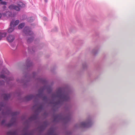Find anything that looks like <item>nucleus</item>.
<instances>
[{"mask_svg": "<svg viewBox=\"0 0 135 135\" xmlns=\"http://www.w3.org/2000/svg\"><path fill=\"white\" fill-rule=\"evenodd\" d=\"M1 107H0V111L1 110Z\"/></svg>", "mask_w": 135, "mask_h": 135, "instance_id": "obj_27", "label": "nucleus"}, {"mask_svg": "<svg viewBox=\"0 0 135 135\" xmlns=\"http://www.w3.org/2000/svg\"><path fill=\"white\" fill-rule=\"evenodd\" d=\"M18 5L20 7H23L25 6L24 4H23L22 2H19V3L18 4Z\"/></svg>", "mask_w": 135, "mask_h": 135, "instance_id": "obj_15", "label": "nucleus"}, {"mask_svg": "<svg viewBox=\"0 0 135 135\" xmlns=\"http://www.w3.org/2000/svg\"><path fill=\"white\" fill-rule=\"evenodd\" d=\"M2 0H0V1H1Z\"/></svg>", "mask_w": 135, "mask_h": 135, "instance_id": "obj_29", "label": "nucleus"}, {"mask_svg": "<svg viewBox=\"0 0 135 135\" xmlns=\"http://www.w3.org/2000/svg\"><path fill=\"white\" fill-rule=\"evenodd\" d=\"M44 19H46V18H45V17H44Z\"/></svg>", "mask_w": 135, "mask_h": 135, "instance_id": "obj_25", "label": "nucleus"}, {"mask_svg": "<svg viewBox=\"0 0 135 135\" xmlns=\"http://www.w3.org/2000/svg\"><path fill=\"white\" fill-rule=\"evenodd\" d=\"M15 37L14 36L11 35L8 36L7 37V39L9 42H12L14 40Z\"/></svg>", "mask_w": 135, "mask_h": 135, "instance_id": "obj_4", "label": "nucleus"}, {"mask_svg": "<svg viewBox=\"0 0 135 135\" xmlns=\"http://www.w3.org/2000/svg\"><path fill=\"white\" fill-rule=\"evenodd\" d=\"M23 31L27 35H31L33 34L32 31H30L29 27H25Z\"/></svg>", "mask_w": 135, "mask_h": 135, "instance_id": "obj_3", "label": "nucleus"}, {"mask_svg": "<svg viewBox=\"0 0 135 135\" xmlns=\"http://www.w3.org/2000/svg\"><path fill=\"white\" fill-rule=\"evenodd\" d=\"M19 23V21L18 20H17L14 21V20H12L10 24V26H13L14 27L15 26H16L18 25Z\"/></svg>", "mask_w": 135, "mask_h": 135, "instance_id": "obj_6", "label": "nucleus"}, {"mask_svg": "<svg viewBox=\"0 0 135 135\" xmlns=\"http://www.w3.org/2000/svg\"><path fill=\"white\" fill-rule=\"evenodd\" d=\"M25 24L24 23H22L20 24L18 26V28L19 29L22 28L24 26Z\"/></svg>", "mask_w": 135, "mask_h": 135, "instance_id": "obj_13", "label": "nucleus"}, {"mask_svg": "<svg viewBox=\"0 0 135 135\" xmlns=\"http://www.w3.org/2000/svg\"><path fill=\"white\" fill-rule=\"evenodd\" d=\"M50 134H51V135H56L54 134V131L52 130L50 132Z\"/></svg>", "mask_w": 135, "mask_h": 135, "instance_id": "obj_19", "label": "nucleus"}, {"mask_svg": "<svg viewBox=\"0 0 135 135\" xmlns=\"http://www.w3.org/2000/svg\"><path fill=\"white\" fill-rule=\"evenodd\" d=\"M33 38L32 37L28 39L27 40V41L28 43H30L33 41Z\"/></svg>", "mask_w": 135, "mask_h": 135, "instance_id": "obj_16", "label": "nucleus"}, {"mask_svg": "<svg viewBox=\"0 0 135 135\" xmlns=\"http://www.w3.org/2000/svg\"><path fill=\"white\" fill-rule=\"evenodd\" d=\"M56 97L59 98L60 100L59 101L56 102V104L60 103L62 102L67 101L69 99L68 95L63 93V89L61 88L58 89Z\"/></svg>", "mask_w": 135, "mask_h": 135, "instance_id": "obj_1", "label": "nucleus"}, {"mask_svg": "<svg viewBox=\"0 0 135 135\" xmlns=\"http://www.w3.org/2000/svg\"><path fill=\"white\" fill-rule=\"evenodd\" d=\"M3 97H4V99L5 100H7L10 97V95L9 94H4L3 95Z\"/></svg>", "mask_w": 135, "mask_h": 135, "instance_id": "obj_11", "label": "nucleus"}, {"mask_svg": "<svg viewBox=\"0 0 135 135\" xmlns=\"http://www.w3.org/2000/svg\"><path fill=\"white\" fill-rule=\"evenodd\" d=\"M1 4H3V5H6L7 4V3L6 2H1Z\"/></svg>", "mask_w": 135, "mask_h": 135, "instance_id": "obj_21", "label": "nucleus"}, {"mask_svg": "<svg viewBox=\"0 0 135 135\" xmlns=\"http://www.w3.org/2000/svg\"><path fill=\"white\" fill-rule=\"evenodd\" d=\"M1 16H2V15H1V13H0V18H1Z\"/></svg>", "mask_w": 135, "mask_h": 135, "instance_id": "obj_22", "label": "nucleus"}, {"mask_svg": "<svg viewBox=\"0 0 135 135\" xmlns=\"http://www.w3.org/2000/svg\"><path fill=\"white\" fill-rule=\"evenodd\" d=\"M18 114V113L17 112H14L12 113V115L13 116H15L17 115Z\"/></svg>", "mask_w": 135, "mask_h": 135, "instance_id": "obj_17", "label": "nucleus"}, {"mask_svg": "<svg viewBox=\"0 0 135 135\" xmlns=\"http://www.w3.org/2000/svg\"><path fill=\"white\" fill-rule=\"evenodd\" d=\"M91 124V123L90 122H82L81 123V125L82 127L88 128L89 127Z\"/></svg>", "mask_w": 135, "mask_h": 135, "instance_id": "obj_7", "label": "nucleus"}, {"mask_svg": "<svg viewBox=\"0 0 135 135\" xmlns=\"http://www.w3.org/2000/svg\"><path fill=\"white\" fill-rule=\"evenodd\" d=\"M32 117H31L30 118V119H32Z\"/></svg>", "mask_w": 135, "mask_h": 135, "instance_id": "obj_24", "label": "nucleus"}, {"mask_svg": "<svg viewBox=\"0 0 135 135\" xmlns=\"http://www.w3.org/2000/svg\"><path fill=\"white\" fill-rule=\"evenodd\" d=\"M1 38L0 37V40H1Z\"/></svg>", "mask_w": 135, "mask_h": 135, "instance_id": "obj_26", "label": "nucleus"}, {"mask_svg": "<svg viewBox=\"0 0 135 135\" xmlns=\"http://www.w3.org/2000/svg\"><path fill=\"white\" fill-rule=\"evenodd\" d=\"M7 14H8L9 16H11L12 15V13L11 12H8L7 13Z\"/></svg>", "mask_w": 135, "mask_h": 135, "instance_id": "obj_20", "label": "nucleus"}, {"mask_svg": "<svg viewBox=\"0 0 135 135\" xmlns=\"http://www.w3.org/2000/svg\"><path fill=\"white\" fill-rule=\"evenodd\" d=\"M17 132L16 131H9L7 133L8 135H17Z\"/></svg>", "mask_w": 135, "mask_h": 135, "instance_id": "obj_9", "label": "nucleus"}, {"mask_svg": "<svg viewBox=\"0 0 135 135\" xmlns=\"http://www.w3.org/2000/svg\"><path fill=\"white\" fill-rule=\"evenodd\" d=\"M5 71L4 72H2V73H3L4 74H8L9 73V72L7 70L5 69Z\"/></svg>", "mask_w": 135, "mask_h": 135, "instance_id": "obj_18", "label": "nucleus"}, {"mask_svg": "<svg viewBox=\"0 0 135 135\" xmlns=\"http://www.w3.org/2000/svg\"><path fill=\"white\" fill-rule=\"evenodd\" d=\"M6 36V33L5 32L0 33V37L1 38L2 37H5Z\"/></svg>", "mask_w": 135, "mask_h": 135, "instance_id": "obj_14", "label": "nucleus"}, {"mask_svg": "<svg viewBox=\"0 0 135 135\" xmlns=\"http://www.w3.org/2000/svg\"><path fill=\"white\" fill-rule=\"evenodd\" d=\"M1 119V118H0V119Z\"/></svg>", "mask_w": 135, "mask_h": 135, "instance_id": "obj_30", "label": "nucleus"}, {"mask_svg": "<svg viewBox=\"0 0 135 135\" xmlns=\"http://www.w3.org/2000/svg\"><path fill=\"white\" fill-rule=\"evenodd\" d=\"M15 119L13 118L12 119L11 123H9L8 124H5V125L7 127H9L13 125L15 122ZM5 122V120H3L1 122V124L2 125H5L4 123Z\"/></svg>", "mask_w": 135, "mask_h": 135, "instance_id": "obj_2", "label": "nucleus"}, {"mask_svg": "<svg viewBox=\"0 0 135 135\" xmlns=\"http://www.w3.org/2000/svg\"><path fill=\"white\" fill-rule=\"evenodd\" d=\"M9 8L10 9H14L17 11H19L20 9L19 7L13 5H11L9 6Z\"/></svg>", "mask_w": 135, "mask_h": 135, "instance_id": "obj_5", "label": "nucleus"}, {"mask_svg": "<svg viewBox=\"0 0 135 135\" xmlns=\"http://www.w3.org/2000/svg\"><path fill=\"white\" fill-rule=\"evenodd\" d=\"M1 78L4 79L6 81H7L8 80H11L9 78H6L5 77V76L3 75H2L1 76H0V78ZM4 83V82L3 81H0V84L2 85Z\"/></svg>", "mask_w": 135, "mask_h": 135, "instance_id": "obj_8", "label": "nucleus"}, {"mask_svg": "<svg viewBox=\"0 0 135 135\" xmlns=\"http://www.w3.org/2000/svg\"><path fill=\"white\" fill-rule=\"evenodd\" d=\"M11 27L9 28L8 31V32L9 33H11L13 32L14 30V27L13 26H10Z\"/></svg>", "mask_w": 135, "mask_h": 135, "instance_id": "obj_12", "label": "nucleus"}, {"mask_svg": "<svg viewBox=\"0 0 135 135\" xmlns=\"http://www.w3.org/2000/svg\"><path fill=\"white\" fill-rule=\"evenodd\" d=\"M44 1L46 2H47V0H44Z\"/></svg>", "mask_w": 135, "mask_h": 135, "instance_id": "obj_23", "label": "nucleus"}, {"mask_svg": "<svg viewBox=\"0 0 135 135\" xmlns=\"http://www.w3.org/2000/svg\"><path fill=\"white\" fill-rule=\"evenodd\" d=\"M34 96L33 95H28L27 96H26L25 98L26 100L27 101H29L32 99L34 98Z\"/></svg>", "mask_w": 135, "mask_h": 135, "instance_id": "obj_10", "label": "nucleus"}, {"mask_svg": "<svg viewBox=\"0 0 135 135\" xmlns=\"http://www.w3.org/2000/svg\"><path fill=\"white\" fill-rule=\"evenodd\" d=\"M26 135V134H25V135Z\"/></svg>", "mask_w": 135, "mask_h": 135, "instance_id": "obj_28", "label": "nucleus"}]
</instances>
